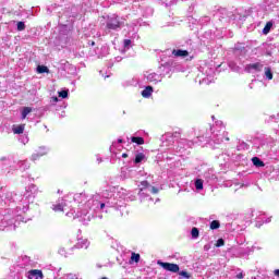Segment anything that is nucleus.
<instances>
[{"label": "nucleus", "mask_w": 279, "mask_h": 279, "mask_svg": "<svg viewBox=\"0 0 279 279\" xmlns=\"http://www.w3.org/2000/svg\"><path fill=\"white\" fill-rule=\"evenodd\" d=\"M179 138L180 132L166 133L161 136V147H172L177 156H184L193 145H201L199 143L206 142L213 147V145H221L223 141H230L222 121H216L215 125H209V129H203L201 134L193 141ZM175 141L177 145H174Z\"/></svg>", "instance_id": "obj_1"}, {"label": "nucleus", "mask_w": 279, "mask_h": 279, "mask_svg": "<svg viewBox=\"0 0 279 279\" xmlns=\"http://www.w3.org/2000/svg\"><path fill=\"white\" fill-rule=\"evenodd\" d=\"M47 12L48 14H57L59 19L58 35L54 39L56 47H66L73 36L75 19L82 15V5L52 3L47 7Z\"/></svg>", "instance_id": "obj_2"}, {"label": "nucleus", "mask_w": 279, "mask_h": 279, "mask_svg": "<svg viewBox=\"0 0 279 279\" xmlns=\"http://www.w3.org/2000/svg\"><path fill=\"white\" fill-rule=\"evenodd\" d=\"M119 194L114 196V192H112L110 187L104 190L100 194H86L87 199L85 206L88 209H83L81 215H77V217L83 216V226H88L90 219L95 217V213H97V210H104L106 207L114 208V210H119L120 215L123 216V210H125V203L117 198Z\"/></svg>", "instance_id": "obj_3"}, {"label": "nucleus", "mask_w": 279, "mask_h": 279, "mask_svg": "<svg viewBox=\"0 0 279 279\" xmlns=\"http://www.w3.org/2000/svg\"><path fill=\"white\" fill-rule=\"evenodd\" d=\"M86 193H76V194H70L68 196H64L61 202L57 205H54L53 210L66 213V216L74 215V219L77 218L80 221L84 223L82 219H84V216H77L82 215V210H88V207L86 206ZM70 208V211L68 209Z\"/></svg>", "instance_id": "obj_4"}, {"label": "nucleus", "mask_w": 279, "mask_h": 279, "mask_svg": "<svg viewBox=\"0 0 279 279\" xmlns=\"http://www.w3.org/2000/svg\"><path fill=\"white\" fill-rule=\"evenodd\" d=\"M27 210V207H16L15 209H7L4 214H0V230H16L17 226L27 223L23 213Z\"/></svg>", "instance_id": "obj_5"}, {"label": "nucleus", "mask_w": 279, "mask_h": 279, "mask_svg": "<svg viewBox=\"0 0 279 279\" xmlns=\"http://www.w3.org/2000/svg\"><path fill=\"white\" fill-rule=\"evenodd\" d=\"M143 175H146L145 169L142 166H135L134 163L129 167H123L120 174L122 180H138L140 178H143Z\"/></svg>", "instance_id": "obj_6"}, {"label": "nucleus", "mask_w": 279, "mask_h": 279, "mask_svg": "<svg viewBox=\"0 0 279 279\" xmlns=\"http://www.w3.org/2000/svg\"><path fill=\"white\" fill-rule=\"evenodd\" d=\"M125 27V19L119 16L118 14L107 15L106 19V29L108 32H121Z\"/></svg>", "instance_id": "obj_7"}, {"label": "nucleus", "mask_w": 279, "mask_h": 279, "mask_svg": "<svg viewBox=\"0 0 279 279\" xmlns=\"http://www.w3.org/2000/svg\"><path fill=\"white\" fill-rule=\"evenodd\" d=\"M199 73L203 75H206V77L203 78V84H210L213 82V77L215 75V64L213 61L209 63L206 61H201L199 66H198Z\"/></svg>", "instance_id": "obj_8"}, {"label": "nucleus", "mask_w": 279, "mask_h": 279, "mask_svg": "<svg viewBox=\"0 0 279 279\" xmlns=\"http://www.w3.org/2000/svg\"><path fill=\"white\" fill-rule=\"evenodd\" d=\"M157 265H159V267H162V269H165L166 271H171V274H179L181 278H186V279L191 278V275L189 274V271L186 270L180 271V265L178 264L158 260Z\"/></svg>", "instance_id": "obj_9"}, {"label": "nucleus", "mask_w": 279, "mask_h": 279, "mask_svg": "<svg viewBox=\"0 0 279 279\" xmlns=\"http://www.w3.org/2000/svg\"><path fill=\"white\" fill-rule=\"evenodd\" d=\"M175 66V61L173 59H169L168 61H165L161 59V63L157 70V73L161 76V80L167 77H171V72L173 71V68Z\"/></svg>", "instance_id": "obj_10"}, {"label": "nucleus", "mask_w": 279, "mask_h": 279, "mask_svg": "<svg viewBox=\"0 0 279 279\" xmlns=\"http://www.w3.org/2000/svg\"><path fill=\"white\" fill-rule=\"evenodd\" d=\"M234 20V14L228 12L226 9H221L214 14V21H219L220 23H230Z\"/></svg>", "instance_id": "obj_11"}, {"label": "nucleus", "mask_w": 279, "mask_h": 279, "mask_svg": "<svg viewBox=\"0 0 279 279\" xmlns=\"http://www.w3.org/2000/svg\"><path fill=\"white\" fill-rule=\"evenodd\" d=\"M257 8L269 14L270 12H276L279 5L276 4L275 0H263L259 4H257Z\"/></svg>", "instance_id": "obj_12"}, {"label": "nucleus", "mask_w": 279, "mask_h": 279, "mask_svg": "<svg viewBox=\"0 0 279 279\" xmlns=\"http://www.w3.org/2000/svg\"><path fill=\"white\" fill-rule=\"evenodd\" d=\"M138 197L141 204H145V206H151V204H156V202H160V198H156L154 201V197L149 196V192L145 189H140L138 191Z\"/></svg>", "instance_id": "obj_13"}, {"label": "nucleus", "mask_w": 279, "mask_h": 279, "mask_svg": "<svg viewBox=\"0 0 279 279\" xmlns=\"http://www.w3.org/2000/svg\"><path fill=\"white\" fill-rule=\"evenodd\" d=\"M263 69H265L263 61L252 62L244 66L245 73H251L252 75L263 72Z\"/></svg>", "instance_id": "obj_14"}, {"label": "nucleus", "mask_w": 279, "mask_h": 279, "mask_svg": "<svg viewBox=\"0 0 279 279\" xmlns=\"http://www.w3.org/2000/svg\"><path fill=\"white\" fill-rule=\"evenodd\" d=\"M162 82V76L157 72H145L144 83L145 84H160Z\"/></svg>", "instance_id": "obj_15"}, {"label": "nucleus", "mask_w": 279, "mask_h": 279, "mask_svg": "<svg viewBox=\"0 0 279 279\" xmlns=\"http://www.w3.org/2000/svg\"><path fill=\"white\" fill-rule=\"evenodd\" d=\"M203 181H205V185L208 184V186H213L217 182V174L215 173V170L213 169H207L203 174H202Z\"/></svg>", "instance_id": "obj_16"}, {"label": "nucleus", "mask_w": 279, "mask_h": 279, "mask_svg": "<svg viewBox=\"0 0 279 279\" xmlns=\"http://www.w3.org/2000/svg\"><path fill=\"white\" fill-rule=\"evenodd\" d=\"M49 151H50V148L48 146H39L33 153L31 160H33V162H36V160H40V158H43V156H47V154H49Z\"/></svg>", "instance_id": "obj_17"}, {"label": "nucleus", "mask_w": 279, "mask_h": 279, "mask_svg": "<svg viewBox=\"0 0 279 279\" xmlns=\"http://www.w3.org/2000/svg\"><path fill=\"white\" fill-rule=\"evenodd\" d=\"M171 53L174 58H182V59H186V60H193V56H191V51H189V50L173 49L171 51Z\"/></svg>", "instance_id": "obj_18"}, {"label": "nucleus", "mask_w": 279, "mask_h": 279, "mask_svg": "<svg viewBox=\"0 0 279 279\" xmlns=\"http://www.w3.org/2000/svg\"><path fill=\"white\" fill-rule=\"evenodd\" d=\"M233 53L234 56H240V58H243L247 53V45L245 43L235 44Z\"/></svg>", "instance_id": "obj_19"}, {"label": "nucleus", "mask_w": 279, "mask_h": 279, "mask_svg": "<svg viewBox=\"0 0 279 279\" xmlns=\"http://www.w3.org/2000/svg\"><path fill=\"white\" fill-rule=\"evenodd\" d=\"M231 160L235 165H245L247 162V157H245V155H243V154H238V155L232 154L231 155Z\"/></svg>", "instance_id": "obj_20"}, {"label": "nucleus", "mask_w": 279, "mask_h": 279, "mask_svg": "<svg viewBox=\"0 0 279 279\" xmlns=\"http://www.w3.org/2000/svg\"><path fill=\"white\" fill-rule=\"evenodd\" d=\"M263 223H271V218H267V216L265 214H259L256 217L255 227L260 228L263 226Z\"/></svg>", "instance_id": "obj_21"}, {"label": "nucleus", "mask_w": 279, "mask_h": 279, "mask_svg": "<svg viewBox=\"0 0 279 279\" xmlns=\"http://www.w3.org/2000/svg\"><path fill=\"white\" fill-rule=\"evenodd\" d=\"M239 64H243L241 58H238L236 61H229L228 63L229 69H231L233 73H241V68L239 66Z\"/></svg>", "instance_id": "obj_22"}, {"label": "nucleus", "mask_w": 279, "mask_h": 279, "mask_svg": "<svg viewBox=\"0 0 279 279\" xmlns=\"http://www.w3.org/2000/svg\"><path fill=\"white\" fill-rule=\"evenodd\" d=\"M28 279H44L45 275H43V270L32 269L27 272Z\"/></svg>", "instance_id": "obj_23"}, {"label": "nucleus", "mask_w": 279, "mask_h": 279, "mask_svg": "<svg viewBox=\"0 0 279 279\" xmlns=\"http://www.w3.org/2000/svg\"><path fill=\"white\" fill-rule=\"evenodd\" d=\"M194 189L199 193V191H204L205 181L202 175H198L196 179L193 180Z\"/></svg>", "instance_id": "obj_24"}, {"label": "nucleus", "mask_w": 279, "mask_h": 279, "mask_svg": "<svg viewBox=\"0 0 279 279\" xmlns=\"http://www.w3.org/2000/svg\"><path fill=\"white\" fill-rule=\"evenodd\" d=\"M38 195V186L31 184L26 190V197H36Z\"/></svg>", "instance_id": "obj_25"}, {"label": "nucleus", "mask_w": 279, "mask_h": 279, "mask_svg": "<svg viewBox=\"0 0 279 279\" xmlns=\"http://www.w3.org/2000/svg\"><path fill=\"white\" fill-rule=\"evenodd\" d=\"M147 160V157L143 153L135 154V158L133 159V165L141 167V162H145Z\"/></svg>", "instance_id": "obj_26"}, {"label": "nucleus", "mask_w": 279, "mask_h": 279, "mask_svg": "<svg viewBox=\"0 0 279 279\" xmlns=\"http://www.w3.org/2000/svg\"><path fill=\"white\" fill-rule=\"evenodd\" d=\"M142 97L144 99H149L151 95H154V87L151 85H147L142 92H141Z\"/></svg>", "instance_id": "obj_27"}, {"label": "nucleus", "mask_w": 279, "mask_h": 279, "mask_svg": "<svg viewBox=\"0 0 279 279\" xmlns=\"http://www.w3.org/2000/svg\"><path fill=\"white\" fill-rule=\"evenodd\" d=\"M90 245V242L86 239L78 240V242L74 245L76 250H88V246Z\"/></svg>", "instance_id": "obj_28"}, {"label": "nucleus", "mask_w": 279, "mask_h": 279, "mask_svg": "<svg viewBox=\"0 0 279 279\" xmlns=\"http://www.w3.org/2000/svg\"><path fill=\"white\" fill-rule=\"evenodd\" d=\"M15 169H19L20 171H27V169H29V161L19 160L16 162Z\"/></svg>", "instance_id": "obj_29"}, {"label": "nucleus", "mask_w": 279, "mask_h": 279, "mask_svg": "<svg viewBox=\"0 0 279 279\" xmlns=\"http://www.w3.org/2000/svg\"><path fill=\"white\" fill-rule=\"evenodd\" d=\"M143 84L138 77H133L123 83V86H141Z\"/></svg>", "instance_id": "obj_30"}, {"label": "nucleus", "mask_w": 279, "mask_h": 279, "mask_svg": "<svg viewBox=\"0 0 279 279\" xmlns=\"http://www.w3.org/2000/svg\"><path fill=\"white\" fill-rule=\"evenodd\" d=\"M251 162H253V166L256 167L257 169L265 167V161H263L260 157H253L251 159Z\"/></svg>", "instance_id": "obj_31"}, {"label": "nucleus", "mask_w": 279, "mask_h": 279, "mask_svg": "<svg viewBox=\"0 0 279 279\" xmlns=\"http://www.w3.org/2000/svg\"><path fill=\"white\" fill-rule=\"evenodd\" d=\"M274 25H275L274 20H270L266 23V25L264 26V28L262 31L264 36H267V34H269V32H271V29H274Z\"/></svg>", "instance_id": "obj_32"}, {"label": "nucleus", "mask_w": 279, "mask_h": 279, "mask_svg": "<svg viewBox=\"0 0 279 279\" xmlns=\"http://www.w3.org/2000/svg\"><path fill=\"white\" fill-rule=\"evenodd\" d=\"M124 202H135L136 201V193L134 192H126L123 194Z\"/></svg>", "instance_id": "obj_33"}, {"label": "nucleus", "mask_w": 279, "mask_h": 279, "mask_svg": "<svg viewBox=\"0 0 279 279\" xmlns=\"http://www.w3.org/2000/svg\"><path fill=\"white\" fill-rule=\"evenodd\" d=\"M219 160H222L225 165H228L230 160H232V155L228 153H222L221 155L218 156Z\"/></svg>", "instance_id": "obj_34"}, {"label": "nucleus", "mask_w": 279, "mask_h": 279, "mask_svg": "<svg viewBox=\"0 0 279 279\" xmlns=\"http://www.w3.org/2000/svg\"><path fill=\"white\" fill-rule=\"evenodd\" d=\"M129 49H132V39H124L123 50H121V53H125V51H129Z\"/></svg>", "instance_id": "obj_35"}, {"label": "nucleus", "mask_w": 279, "mask_h": 279, "mask_svg": "<svg viewBox=\"0 0 279 279\" xmlns=\"http://www.w3.org/2000/svg\"><path fill=\"white\" fill-rule=\"evenodd\" d=\"M32 112V107H23L21 111V119L25 120L27 119V116Z\"/></svg>", "instance_id": "obj_36"}, {"label": "nucleus", "mask_w": 279, "mask_h": 279, "mask_svg": "<svg viewBox=\"0 0 279 279\" xmlns=\"http://www.w3.org/2000/svg\"><path fill=\"white\" fill-rule=\"evenodd\" d=\"M131 143H135V145H145V138L141 136H132Z\"/></svg>", "instance_id": "obj_37"}, {"label": "nucleus", "mask_w": 279, "mask_h": 279, "mask_svg": "<svg viewBox=\"0 0 279 279\" xmlns=\"http://www.w3.org/2000/svg\"><path fill=\"white\" fill-rule=\"evenodd\" d=\"M129 263L130 265H132V263H141V254L132 253Z\"/></svg>", "instance_id": "obj_38"}, {"label": "nucleus", "mask_w": 279, "mask_h": 279, "mask_svg": "<svg viewBox=\"0 0 279 279\" xmlns=\"http://www.w3.org/2000/svg\"><path fill=\"white\" fill-rule=\"evenodd\" d=\"M236 149L238 151H247V149H250V145L245 142H240Z\"/></svg>", "instance_id": "obj_39"}, {"label": "nucleus", "mask_w": 279, "mask_h": 279, "mask_svg": "<svg viewBox=\"0 0 279 279\" xmlns=\"http://www.w3.org/2000/svg\"><path fill=\"white\" fill-rule=\"evenodd\" d=\"M265 71V78L268 81L274 80V72L271 71V68H264Z\"/></svg>", "instance_id": "obj_40"}, {"label": "nucleus", "mask_w": 279, "mask_h": 279, "mask_svg": "<svg viewBox=\"0 0 279 279\" xmlns=\"http://www.w3.org/2000/svg\"><path fill=\"white\" fill-rule=\"evenodd\" d=\"M183 0H161V3L166 5V8H171V5H175V3Z\"/></svg>", "instance_id": "obj_41"}, {"label": "nucleus", "mask_w": 279, "mask_h": 279, "mask_svg": "<svg viewBox=\"0 0 279 279\" xmlns=\"http://www.w3.org/2000/svg\"><path fill=\"white\" fill-rule=\"evenodd\" d=\"M191 236L195 241L199 239V229L197 227H193L191 230Z\"/></svg>", "instance_id": "obj_42"}, {"label": "nucleus", "mask_w": 279, "mask_h": 279, "mask_svg": "<svg viewBox=\"0 0 279 279\" xmlns=\"http://www.w3.org/2000/svg\"><path fill=\"white\" fill-rule=\"evenodd\" d=\"M58 95L61 99H68L69 98V88H62L58 92Z\"/></svg>", "instance_id": "obj_43"}, {"label": "nucleus", "mask_w": 279, "mask_h": 279, "mask_svg": "<svg viewBox=\"0 0 279 279\" xmlns=\"http://www.w3.org/2000/svg\"><path fill=\"white\" fill-rule=\"evenodd\" d=\"M23 132H25V124L13 128V134H23Z\"/></svg>", "instance_id": "obj_44"}, {"label": "nucleus", "mask_w": 279, "mask_h": 279, "mask_svg": "<svg viewBox=\"0 0 279 279\" xmlns=\"http://www.w3.org/2000/svg\"><path fill=\"white\" fill-rule=\"evenodd\" d=\"M209 228L210 230H219V228H221V222H219V220H213L209 223Z\"/></svg>", "instance_id": "obj_45"}, {"label": "nucleus", "mask_w": 279, "mask_h": 279, "mask_svg": "<svg viewBox=\"0 0 279 279\" xmlns=\"http://www.w3.org/2000/svg\"><path fill=\"white\" fill-rule=\"evenodd\" d=\"M37 73H49V68L47 65H37L36 68Z\"/></svg>", "instance_id": "obj_46"}, {"label": "nucleus", "mask_w": 279, "mask_h": 279, "mask_svg": "<svg viewBox=\"0 0 279 279\" xmlns=\"http://www.w3.org/2000/svg\"><path fill=\"white\" fill-rule=\"evenodd\" d=\"M26 27L27 26L25 25V22H23V21L16 22V31L17 32H25Z\"/></svg>", "instance_id": "obj_47"}, {"label": "nucleus", "mask_w": 279, "mask_h": 279, "mask_svg": "<svg viewBox=\"0 0 279 279\" xmlns=\"http://www.w3.org/2000/svg\"><path fill=\"white\" fill-rule=\"evenodd\" d=\"M144 191H147V193H151L153 195H158L159 192L158 187L151 185L149 187L144 189Z\"/></svg>", "instance_id": "obj_48"}, {"label": "nucleus", "mask_w": 279, "mask_h": 279, "mask_svg": "<svg viewBox=\"0 0 279 279\" xmlns=\"http://www.w3.org/2000/svg\"><path fill=\"white\" fill-rule=\"evenodd\" d=\"M208 23H210L209 16H203L199 19V25H208Z\"/></svg>", "instance_id": "obj_49"}, {"label": "nucleus", "mask_w": 279, "mask_h": 279, "mask_svg": "<svg viewBox=\"0 0 279 279\" xmlns=\"http://www.w3.org/2000/svg\"><path fill=\"white\" fill-rule=\"evenodd\" d=\"M275 51H276V48H274V46H268L266 48V56H274Z\"/></svg>", "instance_id": "obj_50"}, {"label": "nucleus", "mask_w": 279, "mask_h": 279, "mask_svg": "<svg viewBox=\"0 0 279 279\" xmlns=\"http://www.w3.org/2000/svg\"><path fill=\"white\" fill-rule=\"evenodd\" d=\"M8 9L0 7V22L3 21V16H5V14H8Z\"/></svg>", "instance_id": "obj_51"}, {"label": "nucleus", "mask_w": 279, "mask_h": 279, "mask_svg": "<svg viewBox=\"0 0 279 279\" xmlns=\"http://www.w3.org/2000/svg\"><path fill=\"white\" fill-rule=\"evenodd\" d=\"M217 247H223V245H226V240H223V238H220L216 241L215 244Z\"/></svg>", "instance_id": "obj_52"}, {"label": "nucleus", "mask_w": 279, "mask_h": 279, "mask_svg": "<svg viewBox=\"0 0 279 279\" xmlns=\"http://www.w3.org/2000/svg\"><path fill=\"white\" fill-rule=\"evenodd\" d=\"M10 14H13L14 16H23V11H21V7L19 10H12Z\"/></svg>", "instance_id": "obj_53"}, {"label": "nucleus", "mask_w": 279, "mask_h": 279, "mask_svg": "<svg viewBox=\"0 0 279 279\" xmlns=\"http://www.w3.org/2000/svg\"><path fill=\"white\" fill-rule=\"evenodd\" d=\"M20 142L23 144V145H27V143H29V137H27L26 135H22L20 137Z\"/></svg>", "instance_id": "obj_54"}, {"label": "nucleus", "mask_w": 279, "mask_h": 279, "mask_svg": "<svg viewBox=\"0 0 279 279\" xmlns=\"http://www.w3.org/2000/svg\"><path fill=\"white\" fill-rule=\"evenodd\" d=\"M117 143L119 145H121L123 143V138L120 137V138H118L117 142H113L112 145L110 146V151H112V149H114V147H117Z\"/></svg>", "instance_id": "obj_55"}, {"label": "nucleus", "mask_w": 279, "mask_h": 279, "mask_svg": "<svg viewBox=\"0 0 279 279\" xmlns=\"http://www.w3.org/2000/svg\"><path fill=\"white\" fill-rule=\"evenodd\" d=\"M62 279H80V277H77V275L68 274V275H64Z\"/></svg>", "instance_id": "obj_56"}, {"label": "nucleus", "mask_w": 279, "mask_h": 279, "mask_svg": "<svg viewBox=\"0 0 279 279\" xmlns=\"http://www.w3.org/2000/svg\"><path fill=\"white\" fill-rule=\"evenodd\" d=\"M60 101V99L58 98V96H53L50 98V104L53 106L56 104H58Z\"/></svg>", "instance_id": "obj_57"}, {"label": "nucleus", "mask_w": 279, "mask_h": 279, "mask_svg": "<svg viewBox=\"0 0 279 279\" xmlns=\"http://www.w3.org/2000/svg\"><path fill=\"white\" fill-rule=\"evenodd\" d=\"M141 184H142V186H144L142 189H149V186H151V185H149V182H147V181H142Z\"/></svg>", "instance_id": "obj_58"}, {"label": "nucleus", "mask_w": 279, "mask_h": 279, "mask_svg": "<svg viewBox=\"0 0 279 279\" xmlns=\"http://www.w3.org/2000/svg\"><path fill=\"white\" fill-rule=\"evenodd\" d=\"M59 254H61V256H66V251L64 247L59 248Z\"/></svg>", "instance_id": "obj_59"}, {"label": "nucleus", "mask_w": 279, "mask_h": 279, "mask_svg": "<svg viewBox=\"0 0 279 279\" xmlns=\"http://www.w3.org/2000/svg\"><path fill=\"white\" fill-rule=\"evenodd\" d=\"M10 197H12L11 193L5 194L4 204H8V202H10Z\"/></svg>", "instance_id": "obj_60"}, {"label": "nucleus", "mask_w": 279, "mask_h": 279, "mask_svg": "<svg viewBox=\"0 0 279 279\" xmlns=\"http://www.w3.org/2000/svg\"><path fill=\"white\" fill-rule=\"evenodd\" d=\"M96 161L98 162V165H101V162H104V159L101 158V156L97 155Z\"/></svg>", "instance_id": "obj_61"}, {"label": "nucleus", "mask_w": 279, "mask_h": 279, "mask_svg": "<svg viewBox=\"0 0 279 279\" xmlns=\"http://www.w3.org/2000/svg\"><path fill=\"white\" fill-rule=\"evenodd\" d=\"M235 278H236V279H243V278H245V274L240 272V274H238V275L235 276Z\"/></svg>", "instance_id": "obj_62"}, {"label": "nucleus", "mask_w": 279, "mask_h": 279, "mask_svg": "<svg viewBox=\"0 0 279 279\" xmlns=\"http://www.w3.org/2000/svg\"><path fill=\"white\" fill-rule=\"evenodd\" d=\"M209 250H210V244H205V245H204V251H205V252H208Z\"/></svg>", "instance_id": "obj_63"}, {"label": "nucleus", "mask_w": 279, "mask_h": 279, "mask_svg": "<svg viewBox=\"0 0 279 279\" xmlns=\"http://www.w3.org/2000/svg\"><path fill=\"white\" fill-rule=\"evenodd\" d=\"M121 60H123V57L118 56V57L114 58V62H121Z\"/></svg>", "instance_id": "obj_64"}]
</instances>
